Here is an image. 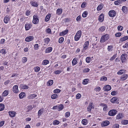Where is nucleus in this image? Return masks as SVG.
<instances>
[{"mask_svg": "<svg viewBox=\"0 0 128 128\" xmlns=\"http://www.w3.org/2000/svg\"><path fill=\"white\" fill-rule=\"evenodd\" d=\"M25 29L26 30H28L31 27L32 25L31 24H26L25 25Z\"/></svg>", "mask_w": 128, "mask_h": 128, "instance_id": "nucleus-11", "label": "nucleus"}, {"mask_svg": "<svg viewBox=\"0 0 128 128\" xmlns=\"http://www.w3.org/2000/svg\"><path fill=\"white\" fill-rule=\"evenodd\" d=\"M90 59L91 58L90 57H87L86 59V61L87 63H90Z\"/></svg>", "mask_w": 128, "mask_h": 128, "instance_id": "nucleus-54", "label": "nucleus"}, {"mask_svg": "<svg viewBox=\"0 0 128 128\" xmlns=\"http://www.w3.org/2000/svg\"><path fill=\"white\" fill-rule=\"evenodd\" d=\"M123 116H122V113L119 114H118L117 117L116 118L117 119H120V118H122Z\"/></svg>", "mask_w": 128, "mask_h": 128, "instance_id": "nucleus-35", "label": "nucleus"}, {"mask_svg": "<svg viewBox=\"0 0 128 128\" xmlns=\"http://www.w3.org/2000/svg\"><path fill=\"white\" fill-rule=\"evenodd\" d=\"M82 122L83 125H86L87 123V120L86 119H84L82 120Z\"/></svg>", "mask_w": 128, "mask_h": 128, "instance_id": "nucleus-37", "label": "nucleus"}, {"mask_svg": "<svg viewBox=\"0 0 128 128\" xmlns=\"http://www.w3.org/2000/svg\"><path fill=\"white\" fill-rule=\"evenodd\" d=\"M123 28V27L121 26H118V30H122Z\"/></svg>", "mask_w": 128, "mask_h": 128, "instance_id": "nucleus-58", "label": "nucleus"}, {"mask_svg": "<svg viewBox=\"0 0 128 128\" xmlns=\"http://www.w3.org/2000/svg\"><path fill=\"white\" fill-rule=\"evenodd\" d=\"M123 48H128V42H126L124 45L123 46Z\"/></svg>", "mask_w": 128, "mask_h": 128, "instance_id": "nucleus-64", "label": "nucleus"}, {"mask_svg": "<svg viewBox=\"0 0 128 128\" xmlns=\"http://www.w3.org/2000/svg\"><path fill=\"white\" fill-rule=\"evenodd\" d=\"M8 113L10 116L12 117H14L15 116V112L9 111Z\"/></svg>", "mask_w": 128, "mask_h": 128, "instance_id": "nucleus-15", "label": "nucleus"}, {"mask_svg": "<svg viewBox=\"0 0 128 128\" xmlns=\"http://www.w3.org/2000/svg\"><path fill=\"white\" fill-rule=\"evenodd\" d=\"M34 38V37L33 36H30L26 37L25 40L26 42H29L32 40Z\"/></svg>", "mask_w": 128, "mask_h": 128, "instance_id": "nucleus-7", "label": "nucleus"}, {"mask_svg": "<svg viewBox=\"0 0 128 128\" xmlns=\"http://www.w3.org/2000/svg\"><path fill=\"white\" fill-rule=\"evenodd\" d=\"M9 20L10 18H9V17L8 16H5L4 18V22L6 24L7 23Z\"/></svg>", "mask_w": 128, "mask_h": 128, "instance_id": "nucleus-13", "label": "nucleus"}, {"mask_svg": "<svg viewBox=\"0 0 128 128\" xmlns=\"http://www.w3.org/2000/svg\"><path fill=\"white\" fill-rule=\"evenodd\" d=\"M43 109H41L38 111V116H40L43 113Z\"/></svg>", "mask_w": 128, "mask_h": 128, "instance_id": "nucleus-42", "label": "nucleus"}, {"mask_svg": "<svg viewBox=\"0 0 128 128\" xmlns=\"http://www.w3.org/2000/svg\"><path fill=\"white\" fill-rule=\"evenodd\" d=\"M0 53H2V54H5L6 53L5 50L4 49L1 50L0 51Z\"/></svg>", "mask_w": 128, "mask_h": 128, "instance_id": "nucleus-57", "label": "nucleus"}, {"mask_svg": "<svg viewBox=\"0 0 128 128\" xmlns=\"http://www.w3.org/2000/svg\"><path fill=\"white\" fill-rule=\"evenodd\" d=\"M118 94V92L117 91H113L112 92L111 94L112 96H114Z\"/></svg>", "mask_w": 128, "mask_h": 128, "instance_id": "nucleus-50", "label": "nucleus"}, {"mask_svg": "<svg viewBox=\"0 0 128 128\" xmlns=\"http://www.w3.org/2000/svg\"><path fill=\"white\" fill-rule=\"evenodd\" d=\"M60 122L59 121L57 120H56L53 121V124L54 125H56L58 124Z\"/></svg>", "mask_w": 128, "mask_h": 128, "instance_id": "nucleus-41", "label": "nucleus"}, {"mask_svg": "<svg viewBox=\"0 0 128 128\" xmlns=\"http://www.w3.org/2000/svg\"><path fill=\"white\" fill-rule=\"evenodd\" d=\"M106 28L104 26H102L99 29V30L101 32L104 31L105 29Z\"/></svg>", "mask_w": 128, "mask_h": 128, "instance_id": "nucleus-45", "label": "nucleus"}, {"mask_svg": "<svg viewBox=\"0 0 128 128\" xmlns=\"http://www.w3.org/2000/svg\"><path fill=\"white\" fill-rule=\"evenodd\" d=\"M61 90L59 89H56L54 90V93H58L60 92Z\"/></svg>", "mask_w": 128, "mask_h": 128, "instance_id": "nucleus-53", "label": "nucleus"}, {"mask_svg": "<svg viewBox=\"0 0 128 128\" xmlns=\"http://www.w3.org/2000/svg\"><path fill=\"white\" fill-rule=\"evenodd\" d=\"M45 43L48 44L50 41V39L48 38H46L44 39Z\"/></svg>", "mask_w": 128, "mask_h": 128, "instance_id": "nucleus-31", "label": "nucleus"}, {"mask_svg": "<svg viewBox=\"0 0 128 128\" xmlns=\"http://www.w3.org/2000/svg\"><path fill=\"white\" fill-rule=\"evenodd\" d=\"M88 79H86L83 80L82 82V84H86L88 83Z\"/></svg>", "mask_w": 128, "mask_h": 128, "instance_id": "nucleus-44", "label": "nucleus"}, {"mask_svg": "<svg viewBox=\"0 0 128 128\" xmlns=\"http://www.w3.org/2000/svg\"><path fill=\"white\" fill-rule=\"evenodd\" d=\"M58 95L56 94H53L51 96V98L53 99L56 98L58 97Z\"/></svg>", "mask_w": 128, "mask_h": 128, "instance_id": "nucleus-39", "label": "nucleus"}, {"mask_svg": "<svg viewBox=\"0 0 128 128\" xmlns=\"http://www.w3.org/2000/svg\"><path fill=\"white\" fill-rule=\"evenodd\" d=\"M104 16L102 14H101L100 16L98 18L100 22H102L104 20Z\"/></svg>", "mask_w": 128, "mask_h": 128, "instance_id": "nucleus-16", "label": "nucleus"}, {"mask_svg": "<svg viewBox=\"0 0 128 128\" xmlns=\"http://www.w3.org/2000/svg\"><path fill=\"white\" fill-rule=\"evenodd\" d=\"M116 54H114L112 57L110 58V60H114L116 57Z\"/></svg>", "mask_w": 128, "mask_h": 128, "instance_id": "nucleus-63", "label": "nucleus"}, {"mask_svg": "<svg viewBox=\"0 0 128 128\" xmlns=\"http://www.w3.org/2000/svg\"><path fill=\"white\" fill-rule=\"evenodd\" d=\"M25 94L24 92H22L19 95V97L20 98H23Z\"/></svg>", "mask_w": 128, "mask_h": 128, "instance_id": "nucleus-38", "label": "nucleus"}, {"mask_svg": "<svg viewBox=\"0 0 128 128\" xmlns=\"http://www.w3.org/2000/svg\"><path fill=\"white\" fill-rule=\"evenodd\" d=\"M101 106L104 107L103 110L104 111H106L108 110V106L106 104H102Z\"/></svg>", "mask_w": 128, "mask_h": 128, "instance_id": "nucleus-14", "label": "nucleus"}, {"mask_svg": "<svg viewBox=\"0 0 128 128\" xmlns=\"http://www.w3.org/2000/svg\"><path fill=\"white\" fill-rule=\"evenodd\" d=\"M27 59L26 57H24L22 58V62L23 63H25L27 61Z\"/></svg>", "mask_w": 128, "mask_h": 128, "instance_id": "nucleus-55", "label": "nucleus"}, {"mask_svg": "<svg viewBox=\"0 0 128 128\" xmlns=\"http://www.w3.org/2000/svg\"><path fill=\"white\" fill-rule=\"evenodd\" d=\"M37 96L36 94H33L30 95L28 97V98L30 99H32Z\"/></svg>", "mask_w": 128, "mask_h": 128, "instance_id": "nucleus-19", "label": "nucleus"}, {"mask_svg": "<svg viewBox=\"0 0 128 128\" xmlns=\"http://www.w3.org/2000/svg\"><path fill=\"white\" fill-rule=\"evenodd\" d=\"M125 70H121L117 72V74H122L125 73Z\"/></svg>", "mask_w": 128, "mask_h": 128, "instance_id": "nucleus-25", "label": "nucleus"}, {"mask_svg": "<svg viewBox=\"0 0 128 128\" xmlns=\"http://www.w3.org/2000/svg\"><path fill=\"white\" fill-rule=\"evenodd\" d=\"M70 112H68L66 113L65 114V116L66 117H68L70 116Z\"/></svg>", "mask_w": 128, "mask_h": 128, "instance_id": "nucleus-62", "label": "nucleus"}, {"mask_svg": "<svg viewBox=\"0 0 128 128\" xmlns=\"http://www.w3.org/2000/svg\"><path fill=\"white\" fill-rule=\"evenodd\" d=\"M68 32V30H66L63 31L62 32H60V36H64Z\"/></svg>", "mask_w": 128, "mask_h": 128, "instance_id": "nucleus-21", "label": "nucleus"}, {"mask_svg": "<svg viewBox=\"0 0 128 128\" xmlns=\"http://www.w3.org/2000/svg\"><path fill=\"white\" fill-rule=\"evenodd\" d=\"M92 103H90L89 104L88 107L87 108V110L89 112H90L92 109Z\"/></svg>", "mask_w": 128, "mask_h": 128, "instance_id": "nucleus-18", "label": "nucleus"}, {"mask_svg": "<svg viewBox=\"0 0 128 128\" xmlns=\"http://www.w3.org/2000/svg\"><path fill=\"white\" fill-rule=\"evenodd\" d=\"M103 7V5L102 4H100L98 6L97 8V10L98 11L102 10Z\"/></svg>", "mask_w": 128, "mask_h": 128, "instance_id": "nucleus-32", "label": "nucleus"}, {"mask_svg": "<svg viewBox=\"0 0 128 128\" xmlns=\"http://www.w3.org/2000/svg\"><path fill=\"white\" fill-rule=\"evenodd\" d=\"M89 45V42L88 41L84 43V48L83 50H86L87 48H88Z\"/></svg>", "mask_w": 128, "mask_h": 128, "instance_id": "nucleus-8", "label": "nucleus"}, {"mask_svg": "<svg viewBox=\"0 0 128 128\" xmlns=\"http://www.w3.org/2000/svg\"><path fill=\"white\" fill-rule=\"evenodd\" d=\"M88 14V12L86 11L84 12L82 14V16L84 18H85L86 17Z\"/></svg>", "mask_w": 128, "mask_h": 128, "instance_id": "nucleus-48", "label": "nucleus"}, {"mask_svg": "<svg viewBox=\"0 0 128 128\" xmlns=\"http://www.w3.org/2000/svg\"><path fill=\"white\" fill-rule=\"evenodd\" d=\"M18 86L17 85L14 86L13 88V91L15 93H17L18 92Z\"/></svg>", "mask_w": 128, "mask_h": 128, "instance_id": "nucleus-10", "label": "nucleus"}, {"mask_svg": "<svg viewBox=\"0 0 128 128\" xmlns=\"http://www.w3.org/2000/svg\"><path fill=\"white\" fill-rule=\"evenodd\" d=\"M49 63V61L47 60H44L42 64L44 65H46L47 64H48Z\"/></svg>", "mask_w": 128, "mask_h": 128, "instance_id": "nucleus-43", "label": "nucleus"}, {"mask_svg": "<svg viewBox=\"0 0 128 128\" xmlns=\"http://www.w3.org/2000/svg\"><path fill=\"white\" fill-rule=\"evenodd\" d=\"M62 9H58L57 10L56 13L57 14L59 15L62 14Z\"/></svg>", "mask_w": 128, "mask_h": 128, "instance_id": "nucleus-33", "label": "nucleus"}, {"mask_svg": "<svg viewBox=\"0 0 128 128\" xmlns=\"http://www.w3.org/2000/svg\"><path fill=\"white\" fill-rule=\"evenodd\" d=\"M118 101V99L116 97H113L111 100V102L112 103H117Z\"/></svg>", "mask_w": 128, "mask_h": 128, "instance_id": "nucleus-12", "label": "nucleus"}, {"mask_svg": "<svg viewBox=\"0 0 128 128\" xmlns=\"http://www.w3.org/2000/svg\"><path fill=\"white\" fill-rule=\"evenodd\" d=\"M53 83V81L52 80H49L48 83V86H50L52 85Z\"/></svg>", "mask_w": 128, "mask_h": 128, "instance_id": "nucleus-34", "label": "nucleus"}, {"mask_svg": "<svg viewBox=\"0 0 128 128\" xmlns=\"http://www.w3.org/2000/svg\"><path fill=\"white\" fill-rule=\"evenodd\" d=\"M64 41V38L63 37L60 38L59 40V42L60 43H62Z\"/></svg>", "mask_w": 128, "mask_h": 128, "instance_id": "nucleus-49", "label": "nucleus"}, {"mask_svg": "<svg viewBox=\"0 0 128 128\" xmlns=\"http://www.w3.org/2000/svg\"><path fill=\"white\" fill-rule=\"evenodd\" d=\"M117 111L115 110H110L108 113L109 115L112 116L115 115L116 114Z\"/></svg>", "mask_w": 128, "mask_h": 128, "instance_id": "nucleus-3", "label": "nucleus"}, {"mask_svg": "<svg viewBox=\"0 0 128 128\" xmlns=\"http://www.w3.org/2000/svg\"><path fill=\"white\" fill-rule=\"evenodd\" d=\"M110 123V122L108 121H105L103 122L101 124V126H105L108 125Z\"/></svg>", "mask_w": 128, "mask_h": 128, "instance_id": "nucleus-9", "label": "nucleus"}, {"mask_svg": "<svg viewBox=\"0 0 128 128\" xmlns=\"http://www.w3.org/2000/svg\"><path fill=\"white\" fill-rule=\"evenodd\" d=\"M127 54H122L121 56V60L122 62H125L126 60V57Z\"/></svg>", "mask_w": 128, "mask_h": 128, "instance_id": "nucleus-5", "label": "nucleus"}, {"mask_svg": "<svg viewBox=\"0 0 128 128\" xmlns=\"http://www.w3.org/2000/svg\"><path fill=\"white\" fill-rule=\"evenodd\" d=\"M128 39V36H126L120 38V41L121 42H124Z\"/></svg>", "mask_w": 128, "mask_h": 128, "instance_id": "nucleus-20", "label": "nucleus"}, {"mask_svg": "<svg viewBox=\"0 0 128 128\" xmlns=\"http://www.w3.org/2000/svg\"><path fill=\"white\" fill-rule=\"evenodd\" d=\"M52 47H50L48 48L46 50V53H49L52 50Z\"/></svg>", "mask_w": 128, "mask_h": 128, "instance_id": "nucleus-29", "label": "nucleus"}, {"mask_svg": "<svg viewBox=\"0 0 128 128\" xmlns=\"http://www.w3.org/2000/svg\"><path fill=\"white\" fill-rule=\"evenodd\" d=\"M128 77V75L127 74H124L122 76H121L120 80H124L126 79Z\"/></svg>", "mask_w": 128, "mask_h": 128, "instance_id": "nucleus-17", "label": "nucleus"}, {"mask_svg": "<svg viewBox=\"0 0 128 128\" xmlns=\"http://www.w3.org/2000/svg\"><path fill=\"white\" fill-rule=\"evenodd\" d=\"M122 10L123 12L124 13H126L127 12V8L126 6H123L122 7Z\"/></svg>", "mask_w": 128, "mask_h": 128, "instance_id": "nucleus-28", "label": "nucleus"}, {"mask_svg": "<svg viewBox=\"0 0 128 128\" xmlns=\"http://www.w3.org/2000/svg\"><path fill=\"white\" fill-rule=\"evenodd\" d=\"M30 3L32 5L34 6L37 7L38 5L37 3L36 2L31 1L30 2Z\"/></svg>", "mask_w": 128, "mask_h": 128, "instance_id": "nucleus-22", "label": "nucleus"}, {"mask_svg": "<svg viewBox=\"0 0 128 128\" xmlns=\"http://www.w3.org/2000/svg\"><path fill=\"white\" fill-rule=\"evenodd\" d=\"M119 127V125L118 124H115L112 126V128H118Z\"/></svg>", "mask_w": 128, "mask_h": 128, "instance_id": "nucleus-61", "label": "nucleus"}, {"mask_svg": "<svg viewBox=\"0 0 128 128\" xmlns=\"http://www.w3.org/2000/svg\"><path fill=\"white\" fill-rule=\"evenodd\" d=\"M107 80V78L105 76H102L100 79V81H106Z\"/></svg>", "mask_w": 128, "mask_h": 128, "instance_id": "nucleus-47", "label": "nucleus"}, {"mask_svg": "<svg viewBox=\"0 0 128 128\" xmlns=\"http://www.w3.org/2000/svg\"><path fill=\"white\" fill-rule=\"evenodd\" d=\"M39 22V19L37 18V16L34 15L33 16V19L32 21V22L34 24H37Z\"/></svg>", "mask_w": 128, "mask_h": 128, "instance_id": "nucleus-4", "label": "nucleus"}, {"mask_svg": "<svg viewBox=\"0 0 128 128\" xmlns=\"http://www.w3.org/2000/svg\"><path fill=\"white\" fill-rule=\"evenodd\" d=\"M64 106L62 104H61L58 106V110H62L64 108Z\"/></svg>", "mask_w": 128, "mask_h": 128, "instance_id": "nucleus-27", "label": "nucleus"}, {"mask_svg": "<svg viewBox=\"0 0 128 128\" xmlns=\"http://www.w3.org/2000/svg\"><path fill=\"white\" fill-rule=\"evenodd\" d=\"M121 3V1L120 0H118L115 1L114 2V4L115 5H119Z\"/></svg>", "mask_w": 128, "mask_h": 128, "instance_id": "nucleus-46", "label": "nucleus"}, {"mask_svg": "<svg viewBox=\"0 0 128 128\" xmlns=\"http://www.w3.org/2000/svg\"><path fill=\"white\" fill-rule=\"evenodd\" d=\"M8 92L7 90H5L3 92L2 94V96H5L8 95Z\"/></svg>", "mask_w": 128, "mask_h": 128, "instance_id": "nucleus-26", "label": "nucleus"}, {"mask_svg": "<svg viewBox=\"0 0 128 128\" xmlns=\"http://www.w3.org/2000/svg\"><path fill=\"white\" fill-rule=\"evenodd\" d=\"M90 69L88 68L84 69L83 70V72L84 73H86L89 72Z\"/></svg>", "mask_w": 128, "mask_h": 128, "instance_id": "nucleus-51", "label": "nucleus"}, {"mask_svg": "<svg viewBox=\"0 0 128 128\" xmlns=\"http://www.w3.org/2000/svg\"><path fill=\"white\" fill-rule=\"evenodd\" d=\"M38 48V45L37 44H35L34 46V48L35 50H37Z\"/></svg>", "mask_w": 128, "mask_h": 128, "instance_id": "nucleus-59", "label": "nucleus"}, {"mask_svg": "<svg viewBox=\"0 0 128 128\" xmlns=\"http://www.w3.org/2000/svg\"><path fill=\"white\" fill-rule=\"evenodd\" d=\"M109 38V36L108 34L102 35L100 39V42H104L107 40Z\"/></svg>", "mask_w": 128, "mask_h": 128, "instance_id": "nucleus-1", "label": "nucleus"}, {"mask_svg": "<svg viewBox=\"0 0 128 128\" xmlns=\"http://www.w3.org/2000/svg\"><path fill=\"white\" fill-rule=\"evenodd\" d=\"M122 124H128V120H125L122 121Z\"/></svg>", "mask_w": 128, "mask_h": 128, "instance_id": "nucleus-52", "label": "nucleus"}, {"mask_svg": "<svg viewBox=\"0 0 128 128\" xmlns=\"http://www.w3.org/2000/svg\"><path fill=\"white\" fill-rule=\"evenodd\" d=\"M76 58H74L72 61V63L73 66L76 65L77 63V62L76 61Z\"/></svg>", "mask_w": 128, "mask_h": 128, "instance_id": "nucleus-36", "label": "nucleus"}, {"mask_svg": "<svg viewBox=\"0 0 128 128\" xmlns=\"http://www.w3.org/2000/svg\"><path fill=\"white\" fill-rule=\"evenodd\" d=\"M82 34V31L80 30H79L77 32L76 34V35L80 37Z\"/></svg>", "mask_w": 128, "mask_h": 128, "instance_id": "nucleus-30", "label": "nucleus"}, {"mask_svg": "<svg viewBox=\"0 0 128 128\" xmlns=\"http://www.w3.org/2000/svg\"><path fill=\"white\" fill-rule=\"evenodd\" d=\"M108 14L110 16L113 17L116 15V12L114 10H111L109 12Z\"/></svg>", "mask_w": 128, "mask_h": 128, "instance_id": "nucleus-2", "label": "nucleus"}, {"mask_svg": "<svg viewBox=\"0 0 128 128\" xmlns=\"http://www.w3.org/2000/svg\"><path fill=\"white\" fill-rule=\"evenodd\" d=\"M20 87L21 88L24 89H27L28 88V86L24 84L21 85Z\"/></svg>", "mask_w": 128, "mask_h": 128, "instance_id": "nucleus-23", "label": "nucleus"}, {"mask_svg": "<svg viewBox=\"0 0 128 128\" xmlns=\"http://www.w3.org/2000/svg\"><path fill=\"white\" fill-rule=\"evenodd\" d=\"M111 89V86L109 85H106L103 87V90L104 91H108Z\"/></svg>", "mask_w": 128, "mask_h": 128, "instance_id": "nucleus-6", "label": "nucleus"}, {"mask_svg": "<svg viewBox=\"0 0 128 128\" xmlns=\"http://www.w3.org/2000/svg\"><path fill=\"white\" fill-rule=\"evenodd\" d=\"M51 16L50 14H48L47 15L45 18V20L46 22H47L49 20Z\"/></svg>", "mask_w": 128, "mask_h": 128, "instance_id": "nucleus-24", "label": "nucleus"}, {"mask_svg": "<svg viewBox=\"0 0 128 128\" xmlns=\"http://www.w3.org/2000/svg\"><path fill=\"white\" fill-rule=\"evenodd\" d=\"M4 105L2 104H0V111L3 110H4Z\"/></svg>", "mask_w": 128, "mask_h": 128, "instance_id": "nucleus-40", "label": "nucleus"}, {"mask_svg": "<svg viewBox=\"0 0 128 128\" xmlns=\"http://www.w3.org/2000/svg\"><path fill=\"white\" fill-rule=\"evenodd\" d=\"M86 3L85 2H83L81 5V7L82 8H84L86 6Z\"/></svg>", "mask_w": 128, "mask_h": 128, "instance_id": "nucleus-60", "label": "nucleus"}, {"mask_svg": "<svg viewBox=\"0 0 128 128\" xmlns=\"http://www.w3.org/2000/svg\"><path fill=\"white\" fill-rule=\"evenodd\" d=\"M34 69L35 72H38L40 70V68L38 67H36L34 68Z\"/></svg>", "mask_w": 128, "mask_h": 128, "instance_id": "nucleus-56", "label": "nucleus"}]
</instances>
